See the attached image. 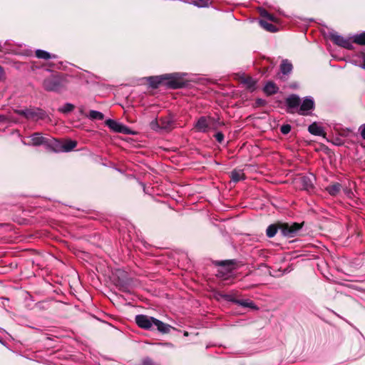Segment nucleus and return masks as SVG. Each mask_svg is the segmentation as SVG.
Wrapping results in <instances>:
<instances>
[{"label": "nucleus", "mask_w": 365, "mask_h": 365, "mask_svg": "<svg viewBox=\"0 0 365 365\" xmlns=\"http://www.w3.org/2000/svg\"><path fill=\"white\" fill-rule=\"evenodd\" d=\"M89 117L91 119H98V120H103L104 118V115L97 110H91L89 113Z\"/></svg>", "instance_id": "b1692460"}, {"label": "nucleus", "mask_w": 365, "mask_h": 365, "mask_svg": "<svg viewBox=\"0 0 365 365\" xmlns=\"http://www.w3.org/2000/svg\"><path fill=\"white\" fill-rule=\"evenodd\" d=\"M36 56L38 58L46 59V60L49 59L51 58H55V56H52L48 52L43 51V50H41V49H38L36 51Z\"/></svg>", "instance_id": "aec40b11"}, {"label": "nucleus", "mask_w": 365, "mask_h": 365, "mask_svg": "<svg viewBox=\"0 0 365 365\" xmlns=\"http://www.w3.org/2000/svg\"><path fill=\"white\" fill-rule=\"evenodd\" d=\"M308 130L310 133L315 135L320 136L324 134L322 127L316 123L311 124L308 128Z\"/></svg>", "instance_id": "ddd939ff"}, {"label": "nucleus", "mask_w": 365, "mask_h": 365, "mask_svg": "<svg viewBox=\"0 0 365 365\" xmlns=\"http://www.w3.org/2000/svg\"><path fill=\"white\" fill-rule=\"evenodd\" d=\"M225 297L227 300L232 302H233V300H237L236 299L233 298L231 295H226Z\"/></svg>", "instance_id": "72a5a7b5"}, {"label": "nucleus", "mask_w": 365, "mask_h": 365, "mask_svg": "<svg viewBox=\"0 0 365 365\" xmlns=\"http://www.w3.org/2000/svg\"><path fill=\"white\" fill-rule=\"evenodd\" d=\"M331 40L337 45L345 48L351 49L352 43L349 39L344 38L343 36L334 34L331 35Z\"/></svg>", "instance_id": "0eeeda50"}, {"label": "nucleus", "mask_w": 365, "mask_h": 365, "mask_svg": "<svg viewBox=\"0 0 365 365\" xmlns=\"http://www.w3.org/2000/svg\"><path fill=\"white\" fill-rule=\"evenodd\" d=\"M300 101L299 97L297 95H291L286 100L288 108L292 109L297 108L300 105Z\"/></svg>", "instance_id": "1a4fd4ad"}, {"label": "nucleus", "mask_w": 365, "mask_h": 365, "mask_svg": "<svg viewBox=\"0 0 365 365\" xmlns=\"http://www.w3.org/2000/svg\"><path fill=\"white\" fill-rule=\"evenodd\" d=\"M314 100L311 97H307L300 105L298 113L303 115H307L308 112L314 108Z\"/></svg>", "instance_id": "423d86ee"}, {"label": "nucleus", "mask_w": 365, "mask_h": 365, "mask_svg": "<svg viewBox=\"0 0 365 365\" xmlns=\"http://www.w3.org/2000/svg\"><path fill=\"white\" fill-rule=\"evenodd\" d=\"M3 74H4V70L1 68V66H0V80L1 79Z\"/></svg>", "instance_id": "c9c22d12"}, {"label": "nucleus", "mask_w": 365, "mask_h": 365, "mask_svg": "<svg viewBox=\"0 0 365 365\" xmlns=\"http://www.w3.org/2000/svg\"><path fill=\"white\" fill-rule=\"evenodd\" d=\"M277 90L278 88L274 83L272 82L267 83L264 88V92L268 95H272L277 93Z\"/></svg>", "instance_id": "a211bd4d"}, {"label": "nucleus", "mask_w": 365, "mask_h": 365, "mask_svg": "<svg viewBox=\"0 0 365 365\" xmlns=\"http://www.w3.org/2000/svg\"><path fill=\"white\" fill-rule=\"evenodd\" d=\"M74 108V106L71 103H66L63 107L59 108L61 113H66L71 112Z\"/></svg>", "instance_id": "a878e982"}, {"label": "nucleus", "mask_w": 365, "mask_h": 365, "mask_svg": "<svg viewBox=\"0 0 365 365\" xmlns=\"http://www.w3.org/2000/svg\"><path fill=\"white\" fill-rule=\"evenodd\" d=\"M363 63L360 66L361 68L365 69V54H362Z\"/></svg>", "instance_id": "f704fd0d"}, {"label": "nucleus", "mask_w": 365, "mask_h": 365, "mask_svg": "<svg viewBox=\"0 0 365 365\" xmlns=\"http://www.w3.org/2000/svg\"><path fill=\"white\" fill-rule=\"evenodd\" d=\"M6 118L4 115H0V122L4 121Z\"/></svg>", "instance_id": "4c0bfd02"}, {"label": "nucleus", "mask_w": 365, "mask_h": 365, "mask_svg": "<svg viewBox=\"0 0 365 365\" xmlns=\"http://www.w3.org/2000/svg\"><path fill=\"white\" fill-rule=\"evenodd\" d=\"M43 88L50 91H56L58 89V83L53 78L44 80L43 83Z\"/></svg>", "instance_id": "6e6552de"}, {"label": "nucleus", "mask_w": 365, "mask_h": 365, "mask_svg": "<svg viewBox=\"0 0 365 365\" xmlns=\"http://www.w3.org/2000/svg\"><path fill=\"white\" fill-rule=\"evenodd\" d=\"M223 125L224 123L219 118L202 116L195 123V128L198 132L207 133L210 130H217Z\"/></svg>", "instance_id": "f257e3e1"}, {"label": "nucleus", "mask_w": 365, "mask_h": 365, "mask_svg": "<svg viewBox=\"0 0 365 365\" xmlns=\"http://www.w3.org/2000/svg\"><path fill=\"white\" fill-rule=\"evenodd\" d=\"M76 145H77V143L74 140H66L61 145V148H58L56 150L57 151L68 152V151H71V150H73V148H75Z\"/></svg>", "instance_id": "9b49d317"}, {"label": "nucleus", "mask_w": 365, "mask_h": 365, "mask_svg": "<svg viewBox=\"0 0 365 365\" xmlns=\"http://www.w3.org/2000/svg\"><path fill=\"white\" fill-rule=\"evenodd\" d=\"M245 178V174L242 170H233L231 173V179L233 182H237Z\"/></svg>", "instance_id": "f3484780"}, {"label": "nucleus", "mask_w": 365, "mask_h": 365, "mask_svg": "<svg viewBox=\"0 0 365 365\" xmlns=\"http://www.w3.org/2000/svg\"><path fill=\"white\" fill-rule=\"evenodd\" d=\"M277 232V227L275 225H269L266 230L267 235L269 237H273L276 235Z\"/></svg>", "instance_id": "5701e85b"}, {"label": "nucleus", "mask_w": 365, "mask_h": 365, "mask_svg": "<svg viewBox=\"0 0 365 365\" xmlns=\"http://www.w3.org/2000/svg\"><path fill=\"white\" fill-rule=\"evenodd\" d=\"M216 140L221 143L224 140V135L221 132H218L215 135Z\"/></svg>", "instance_id": "7c9ffc66"}, {"label": "nucleus", "mask_w": 365, "mask_h": 365, "mask_svg": "<svg viewBox=\"0 0 365 365\" xmlns=\"http://www.w3.org/2000/svg\"><path fill=\"white\" fill-rule=\"evenodd\" d=\"M160 129L168 130L172 127L173 120L171 117L166 116L160 118Z\"/></svg>", "instance_id": "2eb2a0df"}, {"label": "nucleus", "mask_w": 365, "mask_h": 365, "mask_svg": "<svg viewBox=\"0 0 365 365\" xmlns=\"http://www.w3.org/2000/svg\"><path fill=\"white\" fill-rule=\"evenodd\" d=\"M281 132L283 133V134H287L290 132L291 130V126L288 124L287 125H283L281 128Z\"/></svg>", "instance_id": "c85d7f7f"}, {"label": "nucleus", "mask_w": 365, "mask_h": 365, "mask_svg": "<svg viewBox=\"0 0 365 365\" xmlns=\"http://www.w3.org/2000/svg\"><path fill=\"white\" fill-rule=\"evenodd\" d=\"M280 69L283 74H288L292 70V65L288 60H283L280 66Z\"/></svg>", "instance_id": "dca6fc26"}, {"label": "nucleus", "mask_w": 365, "mask_h": 365, "mask_svg": "<svg viewBox=\"0 0 365 365\" xmlns=\"http://www.w3.org/2000/svg\"><path fill=\"white\" fill-rule=\"evenodd\" d=\"M150 79V84L153 87H157L158 84L162 83V80H167V85L172 88H178L183 86V83L182 82L178 73L165 74L160 77H151Z\"/></svg>", "instance_id": "f03ea898"}, {"label": "nucleus", "mask_w": 365, "mask_h": 365, "mask_svg": "<svg viewBox=\"0 0 365 365\" xmlns=\"http://www.w3.org/2000/svg\"><path fill=\"white\" fill-rule=\"evenodd\" d=\"M137 325L144 329H150L154 325L155 318L144 314H139L135 317Z\"/></svg>", "instance_id": "7ed1b4c3"}, {"label": "nucleus", "mask_w": 365, "mask_h": 365, "mask_svg": "<svg viewBox=\"0 0 365 365\" xmlns=\"http://www.w3.org/2000/svg\"><path fill=\"white\" fill-rule=\"evenodd\" d=\"M302 181L304 184V189L308 190L312 187V183L308 177H302Z\"/></svg>", "instance_id": "bb28decb"}, {"label": "nucleus", "mask_w": 365, "mask_h": 365, "mask_svg": "<svg viewBox=\"0 0 365 365\" xmlns=\"http://www.w3.org/2000/svg\"><path fill=\"white\" fill-rule=\"evenodd\" d=\"M150 128L154 130H158L160 129V119H155L152 120L150 123Z\"/></svg>", "instance_id": "cd10ccee"}, {"label": "nucleus", "mask_w": 365, "mask_h": 365, "mask_svg": "<svg viewBox=\"0 0 365 365\" xmlns=\"http://www.w3.org/2000/svg\"><path fill=\"white\" fill-rule=\"evenodd\" d=\"M31 140L34 145H40L46 143V139L38 133H36L31 136Z\"/></svg>", "instance_id": "4468645a"}, {"label": "nucleus", "mask_w": 365, "mask_h": 365, "mask_svg": "<svg viewBox=\"0 0 365 365\" xmlns=\"http://www.w3.org/2000/svg\"><path fill=\"white\" fill-rule=\"evenodd\" d=\"M26 117H28V118H29V117H31V116H32V115H33V113H32V112H30V111H28V112L26 113Z\"/></svg>", "instance_id": "e433bc0d"}, {"label": "nucleus", "mask_w": 365, "mask_h": 365, "mask_svg": "<svg viewBox=\"0 0 365 365\" xmlns=\"http://www.w3.org/2000/svg\"><path fill=\"white\" fill-rule=\"evenodd\" d=\"M141 365H155V364L151 359H145L143 361Z\"/></svg>", "instance_id": "2f4dec72"}, {"label": "nucleus", "mask_w": 365, "mask_h": 365, "mask_svg": "<svg viewBox=\"0 0 365 365\" xmlns=\"http://www.w3.org/2000/svg\"><path fill=\"white\" fill-rule=\"evenodd\" d=\"M106 124L112 130H113L115 132L124 133V134H130V129L128 127H126L125 125H124L114 120L108 119L106 121Z\"/></svg>", "instance_id": "39448f33"}, {"label": "nucleus", "mask_w": 365, "mask_h": 365, "mask_svg": "<svg viewBox=\"0 0 365 365\" xmlns=\"http://www.w3.org/2000/svg\"><path fill=\"white\" fill-rule=\"evenodd\" d=\"M280 228L283 235L288 237H293L302 228V225L296 222L291 225L287 223L282 225Z\"/></svg>", "instance_id": "20e7f679"}, {"label": "nucleus", "mask_w": 365, "mask_h": 365, "mask_svg": "<svg viewBox=\"0 0 365 365\" xmlns=\"http://www.w3.org/2000/svg\"><path fill=\"white\" fill-rule=\"evenodd\" d=\"M233 302L243 307L250 308L252 309H257V306L250 299H237L233 300Z\"/></svg>", "instance_id": "f8f14e48"}, {"label": "nucleus", "mask_w": 365, "mask_h": 365, "mask_svg": "<svg viewBox=\"0 0 365 365\" xmlns=\"http://www.w3.org/2000/svg\"><path fill=\"white\" fill-rule=\"evenodd\" d=\"M259 23L261 26L268 31L274 32L276 31L275 26L270 23H268L265 21H260Z\"/></svg>", "instance_id": "4be33fe9"}, {"label": "nucleus", "mask_w": 365, "mask_h": 365, "mask_svg": "<svg viewBox=\"0 0 365 365\" xmlns=\"http://www.w3.org/2000/svg\"><path fill=\"white\" fill-rule=\"evenodd\" d=\"M261 15L271 21H274V17L272 15L269 14L267 11L265 10H262L261 12H260Z\"/></svg>", "instance_id": "c756f323"}, {"label": "nucleus", "mask_w": 365, "mask_h": 365, "mask_svg": "<svg viewBox=\"0 0 365 365\" xmlns=\"http://www.w3.org/2000/svg\"><path fill=\"white\" fill-rule=\"evenodd\" d=\"M341 185L339 183H334L329 186H328L326 190L328 191V192L331 195H337L339 191L341 190Z\"/></svg>", "instance_id": "6ab92c4d"}, {"label": "nucleus", "mask_w": 365, "mask_h": 365, "mask_svg": "<svg viewBox=\"0 0 365 365\" xmlns=\"http://www.w3.org/2000/svg\"><path fill=\"white\" fill-rule=\"evenodd\" d=\"M353 42L359 45H365V32L354 36Z\"/></svg>", "instance_id": "412c9836"}, {"label": "nucleus", "mask_w": 365, "mask_h": 365, "mask_svg": "<svg viewBox=\"0 0 365 365\" xmlns=\"http://www.w3.org/2000/svg\"><path fill=\"white\" fill-rule=\"evenodd\" d=\"M361 134L364 139H365V124L361 126Z\"/></svg>", "instance_id": "473e14b6"}, {"label": "nucleus", "mask_w": 365, "mask_h": 365, "mask_svg": "<svg viewBox=\"0 0 365 365\" xmlns=\"http://www.w3.org/2000/svg\"><path fill=\"white\" fill-rule=\"evenodd\" d=\"M192 4L198 7H206L208 6L210 0H195Z\"/></svg>", "instance_id": "393cba45"}, {"label": "nucleus", "mask_w": 365, "mask_h": 365, "mask_svg": "<svg viewBox=\"0 0 365 365\" xmlns=\"http://www.w3.org/2000/svg\"><path fill=\"white\" fill-rule=\"evenodd\" d=\"M154 326H155L157 329L163 334L169 333L172 328L170 325L165 324L157 319L155 320Z\"/></svg>", "instance_id": "9d476101"}]
</instances>
